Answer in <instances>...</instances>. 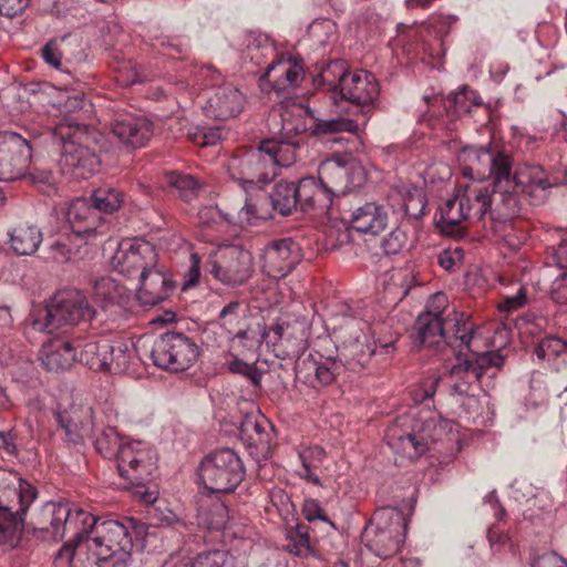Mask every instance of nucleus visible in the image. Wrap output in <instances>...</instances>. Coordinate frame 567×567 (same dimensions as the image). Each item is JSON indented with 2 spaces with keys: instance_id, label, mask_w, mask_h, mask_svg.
Returning a JSON list of instances; mask_svg holds the SVG:
<instances>
[{
  "instance_id": "1",
  "label": "nucleus",
  "mask_w": 567,
  "mask_h": 567,
  "mask_svg": "<svg viewBox=\"0 0 567 567\" xmlns=\"http://www.w3.org/2000/svg\"><path fill=\"white\" fill-rule=\"evenodd\" d=\"M96 452L114 461L121 477L130 482L132 497L143 504H153L157 492L147 486L157 470L155 452L141 441L123 437L113 426H106L94 440Z\"/></svg>"
},
{
  "instance_id": "2",
  "label": "nucleus",
  "mask_w": 567,
  "mask_h": 567,
  "mask_svg": "<svg viewBox=\"0 0 567 567\" xmlns=\"http://www.w3.org/2000/svg\"><path fill=\"white\" fill-rule=\"evenodd\" d=\"M471 165L464 175L477 178L488 187V199L494 204L493 213L501 220L513 218L519 212L518 195L515 194L514 159L511 152L499 147H480L470 153Z\"/></svg>"
},
{
  "instance_id": "3",
  "label": "nucleus",
  "mask_w": 567,
  "mask_h": 567,
  "mask_svg": "<svg viewBox=\"0 0 567 567\" xmlns=\"http://www.w3.org/2000/svg\"><path fill=\"white\" fill-rule=\"evenodd\" d=\"M297 144L277 138L264 140L258 147L230 158L229 176L245 190L248 186L261 188L277 176L281 167H289L296 163Z\"/></svg>"
},
{
  "instance_id": "4",
  "label": "nucleus",
  "mask_w": 567,
  "mask_h": 567,
  "mask_svg": "<svg viewBox=\"0 0 567 567\" xmlns=\"http://www.w3.org/2000/svg\"><path fill=\"white\" fill-rule=\"evenodd\" d=\"M85 518L76 538L69 539L56 553L54 564L58 567H71L75 549L83 542L90 543L89 549H133L134 539L138 540L146 534L145 524L132 517L120 522L101 519L89 513Z\"/></svg>"
},
{
  "instance_id": "5",
  "label": "nucleus",
  "mask_w": 567,
  "mask_h": 567,
  "mask_svg": "<svg viewBox=\"0 0 567 567\" xmlns=\"http://www.w3.org/2000/svg\"><path fill=\"white\" fill-rule=\"evenodd\" d=\"M413 343L441 352L450 348L453 353L470 350L474 324L465 313L453 311L446 318L436 311L426 310L420 313L413 327Z\"/></svg>"
},
{
  "instance_id": "6",
  "label": "nucleus",
  "mask_w": 567,
  "mask_h": 567,
  "mask_svg": "<svg viewBox=\"0 0 567 567\" xmlns=\"http://www.w3.org/2000/svg\"><path fill=\"white\" fill-rule=\"evenodd\" d=\"M54 135L62 143L60 164L64 172L75 178H86L97 169L100 159L91 147L97 141L94 127L65 120L55 126Z\"/></svg>"
},
{
  "instance_id": "7",
  "label": "nucleus",
  "mask_w": 567,
  "mask_h": 567,
  "mask_svg": "<svg viewBox=\"0 0 567 567\" xmlns=\"http://www.w3.org/2000/svg\"><path fill=\"white\" fill-rule=\"evenodd\" d=\"M406 529L408 520L402 511L382 507L364 527L361 540L375 556L388 559L399 553L405 542Z\"/></svg>"
},
{
  "instance_id": "8",
  "label": "nucleus",
  "mask_w": 567,
  "mask_h": 567,
  "mask_svg": "<svg viewBox=\"0 0 567 567\" xmlns=\"http://www.w3.org/2000/svg\"><path fill=\"white\" fill-rule=\"evenodd\" d=\"M493 208L487 185L472 182L460 186L457 193L440 206L439 224L443 230H452L466 219L481 220L487 213L493 219L501 220L493 213Z\"/></svg>"
},
{
  "instance_id": "9",
  "label": "nucleus",
  "mask_w": 567,
  "mask_h": 567,
  "mask_svg": "<svg viewBox=\"0 0 567 567\" xmlns=\"http://www.w3.org/2000/svg\"><path fill=\"white\" fill-rule=\"evenodd\" d=\"M197 472L200 483L209 493H231L246 475L241 458L228 447L206 455Z\"/></svg>"
},
{
  "instance_id": "10",
  "label": "nucleus",
  "mask_w": 567,
  "mask_h": 567,
  "mask_svg": "<svg viewBox=\"0 0 567 567\" xmlns=\"http://www.w3.org/2000/svg\"><path fill=\"white\" fill-rule=\"evenodd\" d=\"M435 426L434 420L402 415L386 430L388 445L410 458H417L430 450V444L434 441Z\"/></svg>"
},
{
  "instance_id": "11",
  "label": "nucleus",
  "mask_w": 567,
  "mask_h": 567,
  "mask_svg": "<svg viewBox=\"0 0 567 567\" xmlns=\"http://www.w3.org/2000/svg\"><path fill=\"white\" fill-rule=\"evenodd\" d=\"M96 316V310L89 303L86 297L78 289L58 291L45 309V321L33 320L32 324L39 330L52 333L62 324L90 322Z\"/></svg>"
},
{
  "instance_id": "12",
  "label": "nucleus",
  "mask_w": 567,
  "mask_h": 567,
  "mask_svg": "<svg viewBox=\"0 0 567 567\" xmlns=\"http://www.w3.org/2000/svg\"><path fill=\"white\" fill-rule=\"evenodd\" d=\"M85 515L89 513L82 508L72 509L69 503L48 502L32 522L33 532L39 533L43 539L61 540L66 535L75 539L76 532L84 527Z\"/></svg>"
},
{
  "instance_id": "13",
  "label": "nucleus",
  "mask_w": 567,
  "mask_h": 567,
  "mask_svg": "<svg viewBox=\"0 0 567 567\" xmlns=\"http://www.w3.org/2000/svg\"><path fill=\"white\" fill-rule=\"evenodd\" d=\"M196 341L183 332L167 331L153 343L151 358L153 363L171 372L189 369L199 355Z\"/></svg>"
},
{
  "instance_id": "14",
  "label": "nucleus",
  "mask_w": 567,
  "mask_h": 567,
  "mask_svg": "<svg viewBox=\"0 0 567 567\" xmlns=\"http://www.w3.org/2000/svg\"><path fill=\"white\" fill-rule=\"evenodd\" d=\"M318 177L331 200L342 197L360 187L365 181L361 163L351 156H333L323 161Z\"/></svg>"
},
{
  "instance_id": "15",
  "label": "nucleus",
  "mask_w": 567,
  "mask_h": 567,
  "mask_svg": "<svg viewBox=\"0 0 567 567\" xmlns=\"http://www.w3.org/2000/svg\"><path fill=\"white\" fill-rule=\"evenodd\" d=\"M18 499V507L0 502V545L6 548L18 546L23 528L27 512L37 498L38 492L27 481L20 480L18 487L9 491Z\"/></svg>"
},
{
  "instance_id": "16",
  "label": "nucleus",
  "mask_w": 567,
  "mask_h": 567,
  "mask_svg": "<svg viewBox=\"0 0 567 567\" xmlns=\"http://www.w3.org/2000/svg\"><path fill=\"white\" fill-rule=\"evenodd\" d=\"M209 274L221 285L236 288L245 285L254 275L252 254L240 246H228L215 258H209Z\"/></svg>"
},
{
  "instance_id": "17",
  "label": "nucleus",
  "mask_w": 567,
  "mask_h": 567,
  "mask_svg": "<svg viewBox=\"0 0 567 567\" xmlns=\"http://www.w3.org/2000/svg\"><path fill=\"white\" fill-rule=\"evenodd\" d=\"M31 158L32 147L27 137L13 131H0L1 182L22 179L29 169Z\"/></svg>"
},
{
  "instance_id": "18",
  "label": "nucleus",
  "mask_w": 567,
  "mask_h": 567,
  "mask_svg": "<svg viewBox=\"0 0 567 567\" xmlns=\"http://www.w3.org/2000/svg\"><path fill=\"white\" fill-rule=\"evenodd\" d=\"M66 219L71 231L85 244L97 236H104L110 229L109 220L100 215V212L87 198L74 199L66 209Z\"/></svg>"
},
{
  "instance_id": "19",
  "label": "nucleus",
  "mask_w": 567,
  "mask_h": 567,
  "mask_svg": "<svg viewBox=\"0 0 567 567\" xmlns=\"http://www.w3.org/2000/svg\"><path fill=\"white\" fill-rule=\"evenodd\" d=\"M342 360L333 357H323L320 353H309L295 364L296 377L312 388L327 386L344 371Z\"/></svg>"
},
{
  "instance_id": "20",
  "label": "nucleus",
  "mask_w": 567,
  "mask_h": 567,
  "mask_svg": "<svg viewBox=\"0 0 567 567\" xmlns=\"http://www.w3.org/2000/svg\"><path fill=\"white\" fill-rule=\"evenodd\" d=\"M300 260V246L292 238L272 240L261 254L262 271L274 279L286 277Z\"/></svg>"
},
{
  "instance_id": "21",
  "label": "nucleus",
  "mask_w": 567,
  "mask_h": 567,
  "mask_svg": "<svg viewBox=\"0 0 567 567\" xmlns=\"http://www.w3.org/2000/svg\"><path fill=\"white\" fill-rule=\"evenodd\" d=\"M154 247L147 241L122 240L111 258V266L120 274L131 277L141 274L156 262Z\"/></svg>"
},
{
  "instance_id": "22",
  "label": "nucleus",
  "mask_w": 567,
  "mask_h": 567,
  "mask_svg": "<svg viewBox=\"0 0 567 567\" xmlns=\"http://www.w3.org/2000/svg\"><path fill=\"white\" fill-rule=\"evenodd\" d=\"M54 417L64 431V440L69 443H82L90 436L95 426L94 410L89 404L73 403L68 408H58Z\"/></svg>"
},
{
  "instance_id": "23",
  "label": "nucleus",
  "mask_w": 567,
  "mask_h": 567,
  "mask_svg": "<svg viewBox=\"0 0 567 567\" xmlns=\"http://www.w3.org/2000/svg\"><path fill=\"white\" fill-rule=\"evenodd\" d=\"M268 338L274 344L277 358L281 360H302L308 341L300 324H275L268 329Z\"/></svg>"
},
{
  "instance_id": "24",
  "label": "nucleus",
  "mask_w": 567,
  "mask_h": 567,
  "mask_svg": "<svg viewBox=\"0 0 567 567\" xmlns=\"http://www.w3.org/2000/svg\"><path fill=\"white\" fill-rule=\"evenodd\" d=\"M342 220L357 233L378 236L388 226L389 215L383 205L367 202L353 209H342Z\"/></svg>"
},
{
  "instance_id": "25",
  "label": "nucleus",
  "mask_w": 567,
  "mask_h": 567,
  "mask_svg": "<svg viewBox=\"0 0 567 567\" xmlns=\"http://www.w3.org/2000/svg\"><path fill=\"white\" fill-rule=\"evenodd\" d=\"M305 78V71L300 62L291 56H281L274 60L260 75L259 81L266 89V81L269 87L278 93L300 85Z\"/></svg>"
},
{
  "instance_id": "26",
  "label": "nucleus",
  "mask_w": 567,
  "mask_h": 567,
  "mask_svg": "<svg viewBox=\"0 0 567 567\" xmlns=\"http://www.w3.org/2000/svg\"><path fill=\"white\" fill-rule=\"evenodd\" d=\"M378 96L379 84L375 76L365 70H359L346 75L341 89L337 91V103L348 101L365 106L374 103Z\"/></svg>"
},
{
  "instance_id": "27",
  "label": "nucleus",
  "mask_w": 567,
  "mask_h": 567,
  "mask_svg": "<svg viewBox=\"0 0 567 567\" xmlns=\"http://www.w3.org/2000/svg\"><path fill=\"white\" fill-rule=\"evenodd\" d=\"M137 299L144 306L158 305L171 297L176 284L172 276L155 265L150 266L140 274Z\"/></svg>"
},
{
  "instance_id": "28",
  "label": "nucleus",
  "mask_w": 567,
  "mask_h": 567,
  "mask_svg": "<svg viewBox=\"0 0 567 567\" xmlns=\"http://www.w3.org/2000/svg\"><path fill=\"white\" fill-rule=\"evenodd\" d=\"M111 133L126 146L143 147L152 136V123L144 116L120 114L111 123Z\"/></svg>"
},
{
  "instance_id": "29",
  "label": "nucleus",
  "mask_w": 567,
  "mask_h": 567,
  "mask_svg": "<svg viewBox=\"0 0 567 567\" xmlns=\"http://www.w3.org/2000/svg\"><path fill=\"white\" fill-rule=\"evenodd\" d=\"M244 104V94L233 84L226 83L213 89L207 99L205 112L210 117L225 121L239 114Z\"/></svg>"
},
{
  "instance_id": "30",
  "label": "nucleus",
  "mask_w": 567,
  "mask_h": 567,
  "mask_svg": "<svg viewBox=\"0 0 567 567\" xmlns=\"http://www.w3.org/2000/svg\"><path fill=\"white\" fill-rule=\"evenodd\" d=\"M41 362L48 371H64L79 359L76 339L54 340L41 349Z\"/></svg>"
},
{
  "instance_id": "31",
  "label": "nucleus",
  "mask_w": 567,
  "mask_h": 567,
  "mask_svg": "<svg viewBox=\"0 0 567 567\" xmlns=\"http://www.w3.org/2000/svg\"><path fill=\"white\" fill-rule=\"evenodd\" d=\"M298 207L302 212L318 210L328 212L332 206V200L324 189L319 177H303L297 183Z\"/></svg>"
},
{
  "instance_id": "32",
  "label": "nucleus",
  "mask_w": 567,
  "mask_h": 567,
  "mask_svg": "<svg viewBox=\"0 0 567 567\" xmlns=\"http://www.w3.org/2000/svg\"><path fill=\"white\" fill-rule=\"evenodd\" d=\"M515 194L522 193L533 196L537 190H546L559 185L557 177L548 176L540 165L524 164L514 172Z\"/></svg>"
},
{
  "instance_id": "33",
  "label": "nucleus",
  "mask_w": 567,
  "mask_h": 567,
  "mask_svg": "<svg viewBox=\"0 0 567 567\" xmlns=\"http://www.w3.org/2000/svg\"><path fill=\"white\" fill-rule=\"evenodd\" d=\"M462 351H456L454 354L456 357V363L452 367L450 374L462 377V373H467L472 375V379L481 380L485 373L489 370H494L492 375L495 374V371L499 369L503 364V357L497 352H483L476 355L475 360H470L467 358H462Z\"/></svg>"
},
{
  "instance_id": "34",
  "label": "nucleus",
  "mask_w": 567,
  "mask_h": 567,
  "mask_svg": "<svg viewBox=\"0 0 567 567\" xmlns=\"http://www.w3.org/2000/svg\"><path fill=\"white\" fill-rule=\"evenodd\" d=\"M348 73L349 66L346 60H329L320 66L319 72L313 76V85L317 89L327 90L331 101L337 104V91L341 89Z\"/></svg>"
},
{
  "instance_id": "35",
  "label": "nucleus",
  "mask_w": 567,
  "mask_h": 567,
  "mask_svg": "<svg viewBox=\"0 0 567 567\" xmlns=\"http://www.w3.org/2000/svg\"><path fill=\"white\" fill-rule=\"evenodd\" d=\"M374 353H378L377 344L370 343L367 336L362 334L343 343L340 360L344 369L359 371L368 365Z\"/></svg>"
},
{
  "instance_id": "36",
  "label": "nucleus",
  "mask_w": 567,
  "mask_h": 567,
  "mask_svg": "<svg viewBox=\"0 0 567 567\" xmlns=\"http://www.w3.org/2000/svg\"><path fill=\"white\" fill-rule=\"evenodd\" d=\"M282 142H297L296 150L300 145V141L296 137L307 133L313 125V118L301 106L284 109L280 113Z\"/></svg>"
},
{
  "instance_id": "37",
  "label": "nucleus",
  "mask_w": 567,
  "mask_h": 567,
  "mask_svg": "<svg viewBox=\"0 0 567 567\" xmlns=\"http://www.w3.org/2000/svg\"><path fill=\"white\" fill-rule=\"evenodd\" d=\"M78 354L81 363L91 370H103L107 361V351L111 349V340L106 338H91L86 341L76 339Z\"/></svg>"
},
{
  "instance_id": "38",
  "label": "nucleus",
  "mask_w": 567,
  "mask_h": 567,
  "mask_svg": "<svg viewBox=\"0 0 567 567\" xmlns=\"http://www.w3.org/2000/svg\"><path fill=\"white\" fill-rule=\"evenodd\" d=\"M42 240V233L34 225H20L9 233L10 248L19 256L33 255Z\"/></svg>"
},
{
  "instance_id": "39",
  "label": "nucleus",
  "mask_w": 567,
  "mask_h": 567,
  "mask_svg": "<svg viewBox=\"0 0 567 567\" xmlns=\"http://www.w3.org/2000/svg\"><path fill=\"white\" fill-rule=\"evenodd\" d=\"M84 244L72 231L63 233L49 241L47 247L48 258L58 264L68 262Z\"/></svg>"
},
{
  "instance_id": "40",
  "label": "nucleus",
  "mask_w": 567,
  "mask_h": 567,
  "mask_svg": "<svg viewBox=\"0 0 567 567\" xmlns=\"http://www.w3.org/2000/svg\"><path fill=\"white\" fill-rule=\"evenodd\" d=\"M272 208L282 216L291 215L298 207L297 183L280 181L269 195Z\"/></svg>"
},
{
  "instance_id": "41",
  "label": "nucleus",
  "mask_w": 567,
  "mask_h": 567,
  "mask_svg": "<svg viewBox=\"0 0 567 567\" xmlns=\"http://www.w3.org/2000/svg\"><path fill=\"white\" fill-rule=\"evenodd\" d=\"M87 199L103 216L117 212L125 202V194L118 188L105 185L93 190Z\"/></svg>"
},
{
  "instance_id": "42",
  "label": "nucleus",
  "mask_w": 567,
  "mask_h": 567,
  "mask_svg": "<svg viewBox=\"0 0 567 567\" xmlns=\"http://www.w3.org/2000/svg\"><path fill=\"white\" fill-rule=\"evenodd\" d=\"M198 524L210 530H224L230 534L228 507L221 502L212 503L207 508L199 511Z\"/></svg>"
},
{
  "instance_id": "43",
  "label": "nucleus",
  "mask_w": 567,
  "mask_h": 567,
  "mask_svg": "<svg viewBox=\"0 0 567 567\" xmlns=\"http://www.w3.org/2000/svg\"><path fill=\"white\" fill-rule=\"evenodd\" d=\"M266 338H268V330L264 324L259 322L251 324L245 321L228 341L237 342L238 346L247 350H256Z\"/></svg>"
},
{
  "instance_id": "44",
  "label": "nucleus",
  "mask_w": 567,
  "mask_h": 567,
  "mask_svg": "<svg viewBox=\"0 0 567 567\" xmlns=\"http://www.w3.org/2000/svg\"><path fill=\"white\" fill-rule=\"evenodd\" d=\"M298 456L303 468V472L300 473L299 476L307 482L321 486V480L313 473V470L318 468L322 464L326 457L324 450L319 445L309 446L300 450Z\"/></svg>"
},
{
  "instance_id": "45",
  "label": "nucleus",
  "mask_w": 567,
  "mask_h": 567,
  "mask_svg": "<svg viewBox=\"0 0 567 567\" xmlns=\"http://www.w3.org/2000/svg\"><path fill=\"white\" fill-rule=\"evenodd\" d=\"M165 567H233V556L226 550L214 549L198 554L193 560L166 563Z\"/></svg>"
},
{
  "instance_id": "46",
  "label": "nucleus",
  "mask_w": 567,
  "mask_h": 567,
  "mask_svg": "<svg viewBox=\"0 0 567 567\" xmlns=\"http://www.w3.org/2000/svg\"><path fill=\"white\" fill-rule=\"evenodd\" d=\"M93 299L103 309L114 305L123 293V287L111 277H101L93 282Z\"/></svg>"
},
{
  "instance_id": "47",
  "label": "nucleus",
  "mask_w": 567,
  "mask_h": 567,
  "mask_svg": "<svg viewBox=\"0 0 567 567\" xmlns=\"http://www.w3.org/2000/svg\"><path fill=\"white\" fill-rule=\"evenodd\" d=\"M245 45L247 54L256 64L261 62L260 55L267 58L276 53L275 47L270 38L259 31H248L245 34Z\"/></svg>"
},
{
  "instance_id": "48",
  "label": "nucleus",
  "mask_w": 567,
  "mask_h": 567,
  "mask_svg": "<svg viewBox=\"0 0 567 567\" xmlns=\"http://www.w3.org/2000/svg\"><path fill=\"white\" fill-rule=\"evenodd\" d=\"M267 420L264 415H246L239 426L240 436L250 445H258L266 442L265 425Z\"/></svg>"
},
{
  "instance_id": "49",
  "label": "nucleus",
  "mask_w": 567,
  "mask_h": 567,
  "mask_svg": "<svg viewBox=\"0 0 567 567\" xmlns=\"http://www.w3.org/2000/svg\"><path fill=\"white\" fill-rule=\"evenodd\" d=\"M426 206V195L420 187L411 186L405 189L402 207L406 217L415 220L422 218L425 215Z\"/></svg>"
},
{
  "instance_id": "50",
  "label": "nucleus",
  "mask_w": 567,
  "mask_h": 567,
  "mask_svg": "<svg viewBox=\"0 0 567 567\" xmlns=\"http://www.w3.org/2000/svg\"><path fill=\"white\" fill-rule=\"evenodd\" d=\"M107 354L103 371L123 373L128 369L132 351L124 342L111 341V349H109Z\"/></svg>"
},
{
  "instance_id": "51",
  "label": "nucleus",
  "mask_w": 567,
  "mask_h": 567,
  "mask_svg": "<svg viewBox=\"0 0 567 567\" xmlns=\"http://www.w3.org/2000/svg\"><path fill=\"white\" fill-rule=\"evenodd\" d=\"M96 567H127L133 549H90Z\"/></svg>"
},
{
  "instance_id": "52",
  "label": "nucleus",
  "mask_w": 567,
  "mask_h": 567,
  "mask_svg": "<svg viewBox=\"0 0 567 567\" xmlns=\"http://www.w3.org/2000/svg\"><path fill=\"white\" fill-rule=\"evenodd\" d=\"M167 183L177 190L181 198L190 202L197 197L200 184L195 177L188 174L172 172L167 175Z\"/></svg>"
},
{
  "instance_id": "53",
  "label": "nucleus",
  "mask_w": 567,
  "mask_h": 567,
  "mask_svg": "<svg viewBox=\"0 0 567 567\" xmlns=\"http://www.w3.org/2000/svg\"><path fill=\"white\" fill-rule=\"evenodd\" d=\"M112 66L118 73L117 81L122 85L130 86L144 80L137 64L131 59L120 56L117 53L113 55Z\"/></svg>"
},
{
  "instance_id": "54",
  "label": "nucleus",
  "mask_w": 567,
  "mask_h": 567,
  "mask_svg": "<svg viewBox=\"0 0 567 567\" xmlns=\"http://www.w3.org/2000/svg\"><path fill=\"white\" fill-rule=\"evenodd\" d=\"M22 179H27L40 193L48 197L55 195L58 192L55 177L49 169L33 168L29 172L27 171Z\"/></svg>"
},
{
  "instance_id": "55",
  "label": "nucleus",
  "mask_w": 567,
  "mask_h": 567,
  "mask_svg": "<svg viewBox=\"0 0 567 567\" xmlns=\"http://www.w3.org/2000/svg\"><path fill=\"white\" fill-rule=\"evenodd\" d=\"M239 308L240 303L238 301H230L219 312L217 323L228 340L239 329V326L245 323V320H241L238 316Z\"/></svg>"
},
{
  "instance_id": "56",
  "label": "nucleus",
  "mask_w": 567,
  "mask_h": 567,
  "mask_svg": "<svg viewBox=\"0 0 567 567\" xmlns=\"http://www.w3.org/2000/svg\"><path fill=\"white\" fill-rule=\"evenodd\" d=\"M535 354L540 360H554L567 354V342L561 338L547 336L538 342Z\"/></svg>"
},
{
  "instance_id": "57",
  "label": "nucleus",
  "mask_w": 567,
  "mask_h": 567,
  "mask_svg": "<svg viewBox=\"0 0 567 567\" xmlns=\"http://www.w3.org/2000/svg\"><path fill=\"white\" fill-rule=\"evenodd\" d=\"M315 127L312 133L315 134H331L340 132L354 133L358 131V124L355 121L347 117H334L329 120H317L313 123Z\"/></svg>"
},
{
  "instance_id": "58",
  "label": "nucleus",
  "mask_w": 567,
  "mask_h": 567,
  "mask_svg": "<svg viewBox=\"0 0 567 567\" xmlns=\"http://www.w3.org/2000/svg\"><path fill=\"white\" fill-rule=\"evenodd\" d=\"M286 549L296 556L307 557L311 553L308 527L298 525L295 532L288 536Z\"/></svg>"
},
{
  "instance_id": "59",
  "label": "nucleus",
  "mask_w": 567,
  "mask_h": 567,
  "mask_svg": "<svg viewBox=\"0 0 567 567\" xmlns=\"http://www.w3.org/2000/svg\"><path fill=\"white\" fill-rule=\"evenodd\" d=\"M154 524L158 527L174 526L177 532L185 536V532L193 529V524H187L185 520L177 517V515L168 508H156L153 515Z\"/></svg>"
},
{
  "instance_id": "60",
  "label": "nucleus",
  "mask_w": 567,
  "mask_h": 567,
  "mask_svg": "<svg viewBox=\"0 0 567 567\" xmlns=\"http://www.w3.org/2000/svg\"><path fill=\"white\" fill-rule=\"evenodd\" d=\"M464 260V252L461 247H449L437 254V264L445 270L454 272L458 270Z\"/></svg>"
},
{
  "instance_id": "61",
  "label": "nucleus",
  "mask_w": 567,
  "mask_h": 567,
  "mask_svg": "<svg viewBox=\"0 0 567 567\" xmlns=\"http://www.w3.org/2000/svg\"><path fill=\"white\" fill-rule=\"evenodd\" d=\"M527 303L526 288L518 285L517 291L514 295H503L497 308L499 312L509 313Z\"/></svg>"
},
{
  "instance_id": "62",
  "label": "nucleus",
  "mask_w": 567,
  "mask_h": 567,
  "mask_svg": "<svg viewBox=\"0 0 567 567\" xmlns=\"http://www.w3.org/2000/svg\"><path fill=\"white\" fill-rule=\"evenodd\" d=\"M408 236L404 230L395 228L381 241V247L386 255H396L406 245Z\"/></svg>"
},
{
  "instance_id": "63",
  "label": "nucleus",
  "mask_w": 567,
  "mask_h": 567,
  "mask_svg": "<svg viewBox=\"0 0 567 567\" xmlns=\"http://www.w3.org/2000/svg\"><path fill=\"white\" fill-rule=\"evenodd\" d=\"M229 371L236 374H241L246 377L250 383L255 386H258L261 381V372L254 364H248L240 359H235L229 362Z\"/></svg>"
},
{
  "instance_id": "64",
  "label": "nucleus",
  "mask_w": 567,
  "mask_h": 567,
  "mask_svg": "<svg viewBox=\"0 0 567 567\" xmlns=\"http://www.w3.org/2000/svg\"><path fill=\"white\" fill-rule=\"evenodd\" d=\"M472 105H482V100L476 95L474 91L464 87L462 91L454 95V106L456 113H470Z\"/></svg>"
}]
</instances>
